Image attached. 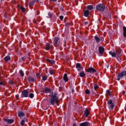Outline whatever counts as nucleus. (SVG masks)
Masks as SVG:
<instances>
[{
    "label": "nucleus",
    "mask_w": 126,
    "mask_h": 126,
    "mask_svg": "<svg viewBox=\"0 0 126 126\" xmlns=\"http://www.w3.org/2000/svg\"><path fill=\"white\" fill-rule=\"evenodd\" d=\"M60 102V100L59 99V97L57 96V93H54L51 96V98L50 100V103L51 105L54 106L55 104H58Z\"/></svg>",
    "instance_id": "1"
},
{
    "label": "nucleus",
    "mask_w": 126,
    "mask_h": 126,
    "mask_svg": "<svg viewBox=\"0 0 126 126\" xmlns=\"http://www.w3.org/2000/svg\"><path fill=\"white\" fill-rule=\"evenodd\" d=\"M53 44L55 47H60L62 45V43L60 41V38L59 37H56L53 41Z\"/></svg>",
    "instance_id": "2"
},
{
    "label": "nucleus",
    "mask_w": 126,
    "mask_h": 126,
    "mask_svg": "<svg viewBox=\"0 0 126 126\" xmlns=\"http://www.w3.org/2000/svg\"><path fill=\"white\" fill-rule=\"evenodd\" d=\"M123 76H126V71H123L122 72L119 73L117 75V80H118V81H120L121 78H123Z\"/></svg>",
    "instance_id": "3"
},
{
    "label": "nucleus",
    "mask_w": 126,
    "mask_h": 126,
    "mask_svg": "<svg viewBox=\"0 0 126 126\" xmlns=\"http://www.w3.org/2000/svg\"><path fill=\"white\" fill-rule=\"evenodd\" d=\"M107 104L109 110H113L114 108H115V104L113 103L112 99H109L107 101Z\"/></svg>",
    "instance_id": "4"
},
{
    "label": "nucleus",
    "mask_w": 126,
    "mask_h": 126,
    "mask_svg": "<svg viewBox=\"0 0 126 126\" xmlns=\"http://www.w3.org/2000/svg\"><path fill=\"white\" fill-rule=\"evenodd\" d=\"M105 7V5L103 4H98L96 6V9L99 11H104Z\"/></svg>",
    "instance_id": "5"
},
{
    "label": "nucleus",
    "mask_w": 126,
    "mask_h": 126,
    "mask_svg": "<svg viewBox=\"0 0 126 126\" xmlns=\"http://www.w3.org/2000/svg\"><path fill=\"white\" fill-rule=\"evenodd\" d=\"M45 50L46 51H50V49L52 48V45H51V44L50 43H46L45 46Z\"/></svg>",
    "instance_id": "6"
},
{
    "label": "nucleus",
    "mask_w": 126,
    "mask_h": 126,
    "mask_svg": "<svg viewBox=\"0 0 126 126\" xmlns=\"http://www.w3.org/2000/svg\"><path fill=\"white\" fill-rule=\"evenodd\" d=\"M22 93L24 97H27L29 96V92L27 90H23Z\"/></svg>",
    "instance_id": "7"
},
{
    "label": "nucleus",
    "mask_w": 126,
    "mask_h": 126,
    "mask_svg": "<svg viewBox=\"0 0 126 126\" xmlns=\"http://www.w3.org/2000/svg\"><path fill=\"white\" fill-rule=\"evenodd\" d=\"M105 50L104 49V47L102 46H99L98 47V52L99 55H103V53H104Z\"/></svg>",
    "instance_id": "8"
},
{
    "label": "nucleus",
    "mask_w": 126,
    "mask_h": 126,
    "mask_svg": "<svg viewBox=\"0 0 126 126\" xmlns=\"http://www.w3.org/2000/svg\"><path fill=\"white\" fill-rule=\"evenodd\" d=\"M4 121H5L7 124H12L13 123H14V120L13 119H4Z\"/></svg>",
    "instance_id": "9"
},
{
    "label": "nucleus",
    "mask_w": 126,
    "mask_h": 126,
    "mask_svg": "<svg viewBox=\"0 0 126 126\" xmlns=\"http://www.w3.org/2000/svg\"><path fill=\"white\" fill-rule=\"evenodd\" d=\"M87 72H91L92 73H94L96 72V70L94 69L93 67H91L88 68V70L87 71Z\"/></svg>",
    "instance_id": "10"
},
{
    "label": "nucleus",
    "mask_w": 126,
    "mask_h": 126,
    "mask_svg": "<svg viewBox=\"0 0 126 126\" xmlns=\"http://www.w3.org/2000/svg\"><path fill=\"white\" fill-rule=\"evenodd\" d=\"M51 91H52L51 89H49L48 88H45L43 89L42 90V92H43V93H49L51 92Z\"/></svg>",
    "instance_id": "11"
},
{
    "label": "nucleus",
    "mask_w": 126,
    "mask_h": 126,
    "mask_svg": "<svg viewBox=\"0 0 126 126\" xmlns=\"http://www.w3.org/2000/svg\"><path fill=\"white\" fill-rule=\"evenodd\" d=\"M80 126H90V123L87 122L82 123L80 124Z\"/></svg>",
    "instance_id": "12"
},
{
    "label": "nucleus",
    "mask_w": 126,
    "mask_h": 126,
    "mask_svg": "<svg viewBox=\"0 0 126 126\" xmlns=\"http://www.w3.org/2000/svg\"><path fill=\"white\" fill-rule=\"evenodd\" d=\"M63 79L65 82H67L68 81V78H67V74L65 73L63 77Z\"/></svg>",
    "instance_id": "13"
},
{
    "label": "nucleus",
    "mask_w": 126,
    "mask_h": 126,
    "mask_svg": "<svg viewBox=\"0 0 126 126\" xmlns=\"http://www.w3.org/2000/svg\"><path fill=\"white\" fill-rule=\"evenodd\" d=\"M4 60L5 62H10V60H11V58H10L9 56H7L4 58Z\"/></svg>",
    "instance_id": "14"
},
{
    "label": "nucleus",
    "mask_w": 126,
    "mask_h": 126,
    "mask_svg": "<svg viewBox=\"0 0 126 126\" xmlns=\"http://www.w3.org/2000/svg\"><path fill=\"white\" fill-rule=\"evenodd\" d=\"M24 116H25V114H24V113H23V112L20 111L18 113V117L19 118H23V117H24Z\"/></svg>",
    "instance_id": "15"
},
{
    "label": "nucleus",
    "mask_w": 126,
    "mask_h": 126,
    "mask_svg": "<svg viewBox=\"0 0 126 126\" xmlns=\"http://www.w3.org/2000/svg\"><path fill=\"white\" fill-rule=\"evenodd\" d=\"M115 54L116 56H117V57H119L120 56H121V55H122V50H117L116 52H115Z\"/></svg>",
    "instance_id": "16"
},
{
    "label": "nucleus",
    "mask_w": 126,
    "mask_h": 126,
    "mask_svg": "<svg viewBox=\"0 0 126 126\" xmlns=\"http://www.w3.org/2000/svg\"><path fill=\"white\" fill-rule=\"evenodd\" d=\"M84 116L86 117V118H87L88 116H89V110L88 109H86L84 112Z\"/></svg>",
    "instance_id": "17"
},
{
    "label": "nucleus",
    "mask_w": 126,
    "mask_h": 126,
    "mask_svg": "<svg viewBox=\"0 0 126 126\" xmlns=\"http://www.w3.org/2000/svg\"><path fill=\"white\" fill-rule=\"evenodd\" d=\"M84 16H85L86 17H88V16H89V11L85 10L84 11Z\"/></svg>",
    "instance_id": "18"
},
{
    "label": "nucleus",
    "mask_w": 126,
    "mask_h": 126,
    "mask_svg": "<svg viewBox=\"0 0 126 126\" xmlns=\"http://www.w3.org/2000/svg\"><path fill=\"white\" fill-rule=\"evenodd\" d=\"M94 39L95 40L96 43H99L100 41H101V39H100V38H99V37L97 36H94Z\"/></svg>",
    "instance_id": "19"
},
{
    "label": "nucleus",
    "mask_w": 126,
    "mask_h": 126,
    "mask_svg": "<svg viewBox=\"0 0 126 126\" xmlns=\"http://www.w3.org/2000/svg\"><path fill=\"white\" fill-rule=\"evenodd\" d=\"M35 79L34 78H32V77H30L28 78V81L29 82H34Z\"/></svg>",
    "instance_id": "20"
},
{
    "label": "nucleus",
    "mask_w": 126,
    "mask_h": 126,
    "mask_svg": "<svg viewBox=\"0 0 126 126\" xmlns=\"http://www.w3.org/2000/svg\"><path fill=\"white\" fill-rule=\"evenodd\" d=\"M123 36L124 37H126V27H123Z\"/></svg>",
    "instance_id": "21"
},
{
    "label": "nucleus",
    "mask_w": 126,
    "mask_h": 126,
    "mask_svg": "<svg viewBox=\"0 0 126 126\" xmlns=\"http://www.w3.org/2000/svg\"><path fill=\"white\" fill-rule=\"evenodd\" d=\"M86 74H85V73H84V71H81L80 73V75L79 76L81 77H84V76H85Z\"/></svg>",
    "instance_id": "22"
},
{
    "label": "nucleus",
    "mask_w": 126,
    "mask_h": 126,
    "mask_svg": "<svg viewBox=\"0 0 126 126\" xmlns=\"http://www.w3.org/2000/svg\"><path fill=\"white\" fill-rule=\"evenodd\" d=\"M35 0L31 1L29 3L30 6H32V5H34L35 4Z\"/></svg>",
    "instance_id": "23"
},
{
    "label": "nucleus",
    "mask_w": 126,
    "mask_h": 126,
    "mask_svg": "<svg viewBox=\"0 0 126 126\" xmlns=\"http://www.w3.org/2000/svg\"><path fill=\"white\" fill-rule=\"evenodd\" d=\"M47 61L48 62V63H52V64L55 63V61L54 60H51L50 59H47Z\"/></svg>",
    "instance_id": "24"
},
{
    "label": "nucleus",
    "mask_w": 126,
    "mask_h": 126,
    "mask_svg": "<svg viewBox=\"0 0 126 126\" xmlns=\"http://www.w3.org/2000/svg\"><path fill=\"white\" fill-rule=\"evenodd\" d=\"M109 54H110L112 56V57H116V53H115V52H113L112 51L109 52Z\"/></svg>",
    "instance_id": "25"
},
{
    "label": "nucleus",
    "mask_w": 126,
    "mask_h": 126,
    "mask_svg": "<svg viewBox=\"0 0 126 126\" xmlns=\"http://www.w3.org/2000/svg\"><path fill=\"white\" fill-rule=\"evenodd\" d=\"M87 8H88V9H89V10H92V9H93V6L92 5H88V6H87Z\"/></svg>",
    "instance_id": "26"
},
{
    "label": "nucleus",
    "mask_w": 126,
    "mask_h": 126,
    "mask_svg": "<svg viewBox=\"0 0 126 126\" xmlns=\"http://www.w3.org/2000/svg\"><path fill=\"white\" fill-rule=\"evenodd\" d=\"M19 73L21 75V76H24V72H23V71L22 70H19Z\"/></svg>",
    "instance_id": "27"
},
{
    "label": "nucleus",
    "mask_w": 126,
    "mask_h": 126,
    "mask_svg": "<svg viewBox=\"0 0 126 126\" xmlns=\"http://www.w3.org/2000/svg\"><path fill=\"white\" fill-rule=\"evenodd\" d=\"M29 97L31 99H32V98H34V94L33 93L30 94L29 95Z\"/></svg>",
    "instance_id": "28"
},
{
    "label": "nucleus",
    "mask_w": 126,
    "mask_h": 126,
    "mask_svg": "<svg viewBox=\"0 0 126 126\" xmlns=\"http://www.w3.org/2000/svg\"><path fill=\"white\" fill-rule=\"evenodd\" d=\"M49 73L50 74H54V73H55V70L53 69H50Z\"/></svg>",
    "instance_id": "29"
},
{
    "label": "nucleus",
    "mask_w": 126,
    "mask_h": 126,
    "mask_svg": "<svg viewBox=\"0 0 126 126\" xmlns=\"http://www.w3.org/2000/svg\"><path fill=\"white\" fill-rule=\"evenodd\" d=\"M76 68H82V69L83 68V67H81L80 63H77L76 64Z\"/></svg>",
    "instance_id": "30"
},
{
    "label": "nucleus",
    "mask_w": 126,
    "mask_h": 126,
    "mask_svg": "<svg viewBox=\"0 0 126 126\" xmlns=\"http://www.w3.org/2000/svg\"><path fill=\"white\" fill-rule=\"evenodd\" d=\"M46 79H48V76L45 75L42 77V80H43V81H46Z\"/></svg>",
    "instance_id": "31"
},
{
    "label": "nucleus",
    "mask_w": 126,
    "mask_h": 126,
    "mask_svg": "<svg viewBox=\"0 0 126 126\" xmlns=\"http://www.w3.org/2000/svg\"><path fill=\"white\" fill-rule=\"evenodd\" d=\"M98 88H99V86H98L97 84H94V90H97V89H98Z\"/></svg>",
    "instance_id": "32"
},
{
    "label": "nucleus",
    "mask_w": 126,
    "mask_h": 126,
    "mask_svg": "<svg viewBox=\"0 0 126 126\" xmlns=\"http://www.w3.org/2000/svg\"><path fill=\"white\" fill-rule=\"evenodd\" d=\"M0 85H5V82L4 81H1V80H0Z\"/></svg>",
    "instance_id": "33"
},
{
    "label": "nucleus",
    "mask_w": 126,
    "mask_h": 126,
    "mask_svg": "<svg viewBox=\"0 0 126 126\" xmlns=\"http://www.w3.org/2000/svg\"><path fill=\"white\" fill-rule=\"evenodd\" d=\"M9 83L11 84V85H14V82L12 81L11 80L9 81Z\"/></svg>",
    "instance_id": "34"
},
{
    "label": "nucleus",
    "mask_w": 126,
    "mask_h": 126,
    "mask_svg": "<svg viewBox=\"0 0 126 126\" xmlns=\"http://www.w3.org/2000/svg\"><path fill=\"white\" fill-rule=\"evenodd\" d=\"M25 124V121H24V120H22L21 122V126H24Z\"/></svg>",
    "instance_id": "35"
},
{
    "label": "nucleus",
    "mask_w": 126,
    "mask_h": 126,
    "mask_svg": "<svg viewBox=\"0 0 126 126\" xmlns=\"http://www.w3.org/2000/svg\"><path fill=\"white\" fill-rule=\"evenodd\" d=\"M36 76L37 78H41V74L39 73H37Z\"/></svg>",
    "instance_id": "36"
},
{
    "label": "nucleus",
    "mask_w": 126,
    "mask_h": 126,
    "mask_svg": "<svg viewBox=\"0 0 126 126\" xmlns=\"http://www.w3.org/2000/svg\"><path fill=\"white\" fill-rule=\"evenodd\" d=\"M106 94L108 95V96H111V92H110L109 90H107L106 91Z\"/></svg>",
    "instance_id": "37"
},
{
    "label": "nucleus",
    "mask_w": 126,
    "mask_h": 126,
    "mask_svg": "<svg viewBox=\"0 0 126 126\" xmlns=\"http://www.w3.org/2000/svg\"><path fill=\"white\" fill-rule=\"evenodd\" d=\"M86 94H90V91L89 90H86L85 91Z\"/></svg>",
    "instance_id": "38"
},
{
    "label": "nucleus",
    "mask_w": 126,
    "mask_h": 126,
    "mask_svg": "<svg viewBox=\"0 0 126 126\" xmlns=\"http://www.w3.org/2000/svg\"><path fill=\"white\" fill-rule=\"evenodd\" d=\"M21 9L22 11V12H25V8L23 7H21Z\"/></svg>",
    "instance_id": "39"
},
{
    "label": "nucleus",
    "mask_w": 126,
    "mask_h": 126,
    "mask_svg": "<svg viewBox=\"0 0 126 126\" xmlns=\"http://www.w3.org/2000/svg\"><path fill=\"white\" fill-rule=\"evenodd\" d=\"M60 20H63V16H60Z\"/></svg>",
    "instance_id": "40"
},
{
    "label": "nucleus",
    "mask_w": 126,
    "mask_h": 126,
    "mask_svg": "<svg viewBox=\"0 0 126 126\" xmlns=\"http://www.w3.org/2000/svg\"><path fill=\"white\" fill-rule=\"evenodd\" d=\"M19 98V96H18V95H16V99L18 100Z\"/></svg>",
    "instance_id": "41"
},
{
    "label": "nucleus",
    "mask_w": 126,
    "mask_h": 126,
    "mask_svg": "<svg viewBox=\"0 0 126 126\" xmlns=\"http://www.w3.org/2000/svg\"><path fill=\"white\" fill-rule=\"evenodd\" d=\"M48 16H49V17H52V14H51V13H48Z\"/></svg>",
    "instance_id": "42"
},
{
    "label": "nucleus",
    "mask_w": 126,
    "mask_h": 126,
    "mask_svg": "<svg viewBox=\"0 0 126 126\" xmlns=\"http://www.w3.org/2000/svg\"><path fill=\"white\" fill-rule=\"evenodd\" d=\"M39 0H34V1H35V2H39Z\"/></svg>",
    "instance_id": "43"
},
{
    "label": "nucleus",
    "mask_w": 126,
    "mask_h": 126,
    "mask_svg": "<svg viewBox=\"0 0 126 126\" xmlns=\"http://www.w3.org/2000/svg\"><path fill=\"white\" fill-rule=\"evenodd\" d=\"M60 10H63V7H61Z\"/></svg>",
    "instance_id": "44"
},
{
    "label": "nucleus",
    "mask_w": 126,
    "mask_h": 126,
    "mask_svg": "<svg viewBox=\"0 0 126 126\" xmlns=\"http://www.w3.org/2000/svg\"><path fill=\"white\" fill-rule=\"evenodd\" d=\"M72 93H74V90L73 89L72 90Z\"/></svg>",
    "instance_id": "45"
},
{
    "label": "nucleus",
    "mask_w": 126,
    "mask_h": 126,
    "mask_svg": "<svg viewBox=\"0 0 126 126\" xmlns=\"http://www.w3.org/2000/svg\"><path fill=\"white\" fill-rule=\"evenodd\" d=\"M52 1H57V0H51Z\"/></svg>",
    "instance_id": "46"
},
{
    "label": "nucleus",
    "mask_w": 126,
    "mask_h": 126,
    "mask_svg": "<svg viewBox=\"0 0 126 126\" xmlns=\"http://www.w3.org/2000/svg\"><path fill=\"white\" fill-rule=\"evenodd\" d=\"M73 126H77L76 125V124H74L73 125Z\"/></svg>",
    "instance_id": "47"
},
{
    "label": "nucleus",
    "mask_w": 126,
    "mask_h": 126,
    "mask_svg": "<svg viewBox=\"0 0 126 126\" xmlns=\"http://www.w3.org/2000/svg\"><path fill=\"white\" fill-rule=\"evenodd\" d=\"M123 93L124 94H125V93H126V92H125V91H123Z\"/></svg>",
    "instance_id": "48"
},
{
    "label": "nucleus",
    "mask_w": 126,
    "mask_h": 126,
    "mask_svg": "<svg viewBox=\"0 0 126 126\" xmlns=\"http://www.w3.org/2000/svg\"><path fill=\"white\" fill-rule=\"evenodd\" d=\"M66 24H68V23H66Z\"/></svg>",
    "instance_id": "49"
},
{
    "label": "nucleus",
    "mask_w": 126,
    "mask_h": 126,
    "mask_svg": "<svg viewBox=\"0 0 126 126\" xmlns=\"http://www.w3.org/2000/svg\"><path fill=\"white\" fill-rule=\"evenodd\" d=\"M4 126H8V125H5Z\"/></svg>",
    "instance_id": "50"
},
{
    "label": "nucleus",
    "mask_w": 126,
    "mask_h": 126,
    "mask_svg": "<svg viewBox=\"0 0 126 126\" xmlns=\"http://www.w3.org/2000/svg\"><path fill=\"white\" fill-rule=\"evenodd\" d=\"M86 24H88V22H87V23H86Z\"/></svg>",
    "instance_id": "51"
}]
</instances>
